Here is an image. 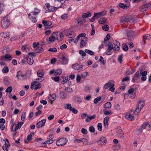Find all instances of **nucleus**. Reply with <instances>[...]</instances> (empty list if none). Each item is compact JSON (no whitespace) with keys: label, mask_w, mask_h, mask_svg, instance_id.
<instances>
[{"label":"nucleus","mask_w":151,"mask_h":151,"mask_svg":"<svg viewBox=\"0 0 151 151\" xmlns=\"http://www.w3.org/2000/svg\"><path fill=\"white\" fill-rule=\"evenodd\" d=\"M106 14V12L105 10H104L101 12L95 13L94 14V17H95V19H98L101 17L104 16Z\"/></svg>","instance_id":"nucleus-7"},{"label":"nucleus","mask_w":151,"mask_h":151,"mask_svg":"<svg viewBox=\"0 0 151 151\" xmlns=\"http://www.w3.org/2000/svg\"><path fill=\"white\" fill-rule=\"evenodd\" d=\"M91 16V14L90 12H88L85 13H83L82 15V17L83 18L89 17Z\"/></svg>","instance_id":"nucleus-32"},{"label":"nucleus","mask_w":151,"mask_h":151,"mask_svg":"<svg viewBox=\"0 0 151 151\" xmlns=\"http://www.w3.org/2000/svg\"><path fill=\"white\" fill-rule=\"evenodd\" d=\"M125 117L127 119L129 120H133L134 119V116L130 113H127L125 115Z\"/></svg>","instance_id":"nucleus-19"},{"label":"nucleus","mask_w":151,"mask_h":151,"mask_svg":"<svg viewBox=\"0 0 151 151\" xmlns=\"http://www.w3.org/2000/svg\"><path fill=\"white\" fill-rule=\"evenodd\" d=\"M141 109H141L140 108L137 106V108H136L135 111L134 113V115H138V114L140 112Z\"/></svg>","instance_id":"nucleus-47"},{"label":"nucleus","mask_w":151,"mask_h":151,"mask_svg":"<svg viewBox=\"0 0 151 151\" xmlns=\"http://www.w3.org/2000/svg\"><path fill=\"white\" fill-rule=\"evenodd\" d=\"M131 20L130 17L129 16H123L120 19V22L122 23L128 22Z\"/></svg>","instance_id":"nucleus-10"},{"label":"nucleus","mask_w":151,"mask_h":151,"mask_svg":"<svg viewBox=\"0 0 151 151\" xmlns=\"http://www.w3.org/2000/svg\"><path fill=\"white\" fill-rule=\"evenodd\" d=\"M31 72V70H27L25 74L26 77L25 78H27L30 77L32 74Z\"/></svg>","instance_id":"nucleus-44"},{"label":"nucleus","mask_w":151,"mask_h":151,"mask_svg":"<svg viewBox=\"0 0 151 151\" xmlns=\"http://www.w3.org/2000/svg\"><path fill=\"white\" fill-rule=\"evenodd\" d=\"M122 49L125 51H127L128 49V46L125 44L122 45Z\"/></svg>","instance_id":"nucleus-63"},{"label":"nucleus","mask_w":151,"mask_h":151,"mask_svg":"<svg viewBox=\"0 0 151 151\" xmlns=\"http://www.w3.org/2000/svg\"><path fill=\"white\" fill-rule=\"evenodd\" d=\"M60 59L62 60V64H66L68 63V58L63 56Z\"/></svg>","instance_id":"nucleus-25"},{"label":"nucleus","mask_w":151,"mask_h":151,"mask_svg":"<svg viewBox=\"0 0 151 151\" xmlns=\"http://www.w3.org/2000/svg\"><path fill=\"white\" fill-rule=\"evenodd\" d=\"M76 25L77 26H79L83 25L85 23L84 20L81 19H79L77 20Z\"/></svg>","instance_id":"nucleus-23"},{"label":"nucleus","mask_w":151,"mask_h":151,"mask_svg":"<svg viewBox=\"0 0 151 151\" xmlns=\"http://www.w3.org/2000/svg\"><path fill=\"white\" fill-rule=\"evenodd\" d=\"M91 89V87L88 86L87 85L84 88V91L87 93H89Z\"/></svg>","instance_id":"nucleus-38"},{"label":"nucleus","mask_w":151,"mask_h":151,"mask_svg":"<svg viewBox=\"0 0 151 151\" xmlns=\"http://www.w3.org/2000/svg\"><path fill=\"white\" fill-rule=\"evenodd\" d=\"M149 122H146L144 123L140 128L138 129V131L140 132H142V130L145 129L146 127L149 125Z\"/></svg>","instance_id":"nucleus-16"},{"label":"nucleus","mask_w":151,"mask_h":151,"mask_svg":"<svg viewBox=\"0 0 151 151\" xmlns=\"http://www.w3.org/2000/svg\"><path fill=\"white\" fill-rule=\"evenodd\" d=\"M1 35L4 38H6L9 37V33L8 32H5L1 33Z\"/></svg>","instance_id":"nucleus-31"},{"label":"nucleus","mask_w":151,"mask_h":151,"mask_svg":"<svg viewBox=\"0 0 151 151\" xmlns=\"http://www.w3.org/2000/svg\"><path fill=\"white\" fill-rule=\"evenodd\" d=\"M68 142V139L65 138L63 137L58 140L56 142L57 145L62 146L65 145Z\"/></svg>","instance_id":"nucleus-2"},{"label":"nucleus","mask_w":151,"mask_h":151,"mask_svg":"<svg viewBox=\"0 0 151 151\" xmlns=\"http://www.w3.org/2000/svg\"><path fill=\"white\" fill-rule=\"evenodd\" d=\"M4 8V1H1L0 2V14L2 12Z\"/></svg>","instance_id":"nucleus-28"},{"label":"nucleus","mask_w":151,"mask_h":151,"mask_svg":"<svg viewBox=\"0 0 151 151\" xmlns=\"http://www.w3.org/2000/svg\"><path fill=\"white\" fill-rule=\"evenodd\" d=\"M88 39L87 37H83L81 39V43L80 44V47L81 48H83L86 45Z\"/></svg>","instance_id":"nucleus-6"},{"label":"nucleus","mask_w":151,"mask_h":151,"mask_svg":"<svg viewBox=\"0 0 151 151\" xmlns=\"http://www.w3.org/2000/svg\"><path fill=\"white\" fill-rule=\"evenodd\" d=\"M37 75L38 76L40 77H42L44 75V73L43 72L38 71L37 72Z\"/></svg>","instance_id":"nucleus-57"},{"label":"nucleus","mask_w":151,"mask_h":151,"mask_svg":"<svg viewBox=\"0 0 151 151\" xmlns=\"http://www.w3.org/2000/svg\"><path fill=\"white\" fill-rule=\"evenodd\" d=\"M3 82L5 85H8L9 84V82L8 80V78L7 77L4 78Z\"/></svg>","instance_id":"nucleus-58"},{"label":"nucleus","mask_w":151,"mask_h":151,"mask_svg":"<svg viewBox=\"0 0 151 151\" xmlns=\"http://www.w3.org/2000/svg\"><path fill=\"white\" fill-rule=\"evenodd\" d=\"M120 44L119 42L115 40L114 43L113 50L115 51H118L120 49Z\"/></svg>","instance_id":"nucleus-11"},{"label":"nucleus","mask_w":151,"mask_h":151,"mask_svg":"<svg viewBox=\"0 0 151 151\" xmlns=\"http://www.w3.org/2000/svg\"><path fill=\"white\" fill-rule=\"evenodd\" d=\"M88 73L87 72H84L81 74V78L84 79L87 76Z\"/></svg>","instance_id":"nucleus-61"},{"label":"nucleus","mask_w":151,"mask_h":151,"mask_svg":"<svg viewBox=\"0 0 151 151\" xmlns=\"http://www.w3.org/2000/svg\"><path fill=\"white\" fill-rule=\"evenodd\" d=\"M145 104V101L143 100H141L139 101L138 102V105L137 106L142 109L144 106Z\"/></svg>","instance_id":"nucleus-22"},{"label":"nucleus","mask_w":151,"mask_h":151,"mask_svg":"<svg viewBox=\"0 0 151 151\" xmlns=\"http://www.w3.org/2000/svg\"><path fill=\"white\" fill-rule=\"evenodd\" d=\"M28 63L29 65H32L33 63V59L32 57L29 58L28 57L27 59Z\"/></svg>","instance_id":"nucleus-40"},{"label":"nucleus","mask_w":151,"mask_h":151,"mask_svg":"<svg viewBox=\"0 0 151 151\" xmlns=\"http://www.w3.org/2000/svg\"><path fill=\"white\" fill-rule=\"evenodd\" d=\"M4 58L7 60H12V56L9 54H6L4 56Z\"/></svg>","instance_id":"nucleus-48"},{"label":"nucleus","mask_w":151,"mask_h":151,"mask_svg":"<svg viewBox=\"0 0 151 151\" xmlns=\"http://www.w3.org/2000/svg\"><path fill=\"white\" fill-rule=\"evenodd\" d=\"M1 26L3 28H6L10 25L9 20L6 18L3 19L1 22Z\"/></svg>","instance_id":"nucleus-4"},{"label":"nucleus","mask_w":151,"mask_h":151,"mask_svg":"<svg viewBox=\"0 0 151 151\" xmlns=\"http://www.w3.org/2000/svg\"><path fill=\"white\" fill-rule=\"evenodd\" d=\"M72 68L74 70H79L82 69L83 68V66L81 65H79L77 63H76L74 65H72Z\"/></svg>","instance_id":"nucleus-12"},{"label":"nucleus","mask_w":151,"mask_h":151,"mask_svg":"<svg viewBox=\"0 0 151 151\" xmlns=\"http://www.w3.org/2000/svg\"><path fill=\"white\" fill-rule=\"evenodd\" d=\"M74 102L76 104H79L82 102V99L80 96H76Z\"/></svg>","instance_id":"nucleus-18"},{"label":"nucleus","mask_w":151,"mask_h":151,"mask_svg":"<svg viewBox=\"0 0 151 151\" xmlns=\"http://www.w3.org/2000/svg\"><path fill=\"white\" fill-rule=\"evenodd\" d=\"M106 20V18L102 17L100 18L98 22L101 24H103L104 23H105Z\"/></svg>","instance_id":"nucleus-36"},{"label":"nucleus","mask_w":151,"mask_h":151,"mask_svg":"<svg viewBox=\"0 0 151 151\" xmlns=\"http://www.w3.org/2000/svg\"><path fill=\"white\" fill-rule=\"evenodd\" d=\"M134 34V31L132 30H129L127 32V35L128 37H132Z\"/></svg>","instance_id":"nucleus-43"},{"label":"nucleus","mask_w":151,"mask_h":151,"mask_svg":"<svg viewBox=\"0 0 151 151\" xmlns=\"http://www.w3.org/2000/svg\"><path fill=\"white\" fill-rule=\"evenodd\" d=\"M46 121V119H43L39 122L36 125V127L37 128H39L40 127H42L45 124Z\"/></svg>","instance_id":"nucleus-13"},{"label":"nucleus","mask_w":151,"mask_h":151,"mask_svg":"<svg viewBox=\"0 0 151 151\" xmlns=\"http://www.w3.org/2000/svg\"><path fill=\"white\" fill-rule=\"evenodd\" d=\"M56 95L55 94L53 93L50 95L49 97V99L50 101H54L56 99Z\"/></svg>","instance_id":"nucleus-30"},{"label":"nucleus","mask_w":151,"mask_h":151,"mask_svg":"<svg viewBox=\"0 0 151 151\" xmlns=\"http://www.w3.org/2000/svg\"><path fill=\"white\" fill-rule=\"evenodd\" d=\"M58 8L56 7L51 6L49 7L47 10L45 11V13L50 12H53L56 10Z\"/></svg>","instance_id":"nucleus-20"},{"label":"nucleus","mask_w":151,"mask_h":151,"mask_svg":"<svg viewBox=\"0 0 151 151\" xmlns=\"http://www.w3.org/2000/svg\"><path fill=\"white\" fill-rule=\"evenodd\" d=\"M34 134L33 132H31L30 134L27 135V139L24 140V142L25 143H28L29 141L31 140L32 139V137L33 136Z\"/></svg>","instance_id":"nucleus-14"},{"label":"nucleus","mask_w":151,"mask_h":151,"mask_svg":"<svg viewBox=\"0 0 151 151\" xmlns=\"http://www.w3.org/2000/svg\"><path fill=\"white\" fill-rule=\"evenodd\" d=\"M42 23L44 24L45 27L46 29L47 28L49 27L52 24L51 22L46 20H42Z\"/></svg>","instance_id":"nucleus-15"},{"label":"nucleus","mask_w":151,"mask_h":151,"mask_svg":"<svg viewBox=\"0 0 151 151\" xmlns=\"http://www.w3.org/2000/svg\"><path fill=\"white\" fill-rule=\"evenodd\" d=\"M84 51L87 53L91 55H94V52L91 50L88 49H85Z\"/></svg>","instance_id":"nucleus-50"},{"label":"nucleus","mask_w":151,"mask_h":151,"mask_svg":"<svg viewBox=\"0 0 151 151\" xmlns=\"http://www.w3.org/2000/svg\"><path fill=\"white\" fill-rule=\"evenodd\" d=\"M69 80V78L68 77V76H66L63 78V81L61 82V83L63 84H64Z\"/></svg>","instance_id":"nucleus-46"},{"label":"nucleus","mask_w":151,"mask_h":151,"mask_svg":"<svg viewBox=\"0 0 151 151\" xmlns=\"http://www.w3.org/2000/svg\"><path fill=\"white\" fill-rule=\"evenodd\" d=\"M116 135L120 138H122L124 137L123 132L122 130L120 127H118L117 129Z\"/></svg>","instance_id":"nucleus-5"},{"label":"nucleus","mask_w":151,"mask_h":151,"mask_svg":"<svg viewBox=\"0 0 151 151\" xmlns=\"http://www.w3.org/2000/svg\"><path fill=\"white\" fill-rule=\"evenodd\" d=\"M33 13L30 12L28 15L29 19L33 23H35L37 20L36 18V15L34 14Z\"/></svg>","instance_id":"nucleus-8"},{"label":"nucleus","mask_w":151,"mask_h":151,"mask_svg":"<svg viewBox=\"0 0 151 151\" xmlns=\"http://www.w3.org/2000/svg\"><path fill=\"white\" fill-rule=\"evenodd\" d=\"M13 88L11 86H9L6 89L5 91L6 92H8L9 93H10L12 91Z\"/></svg>","instance_id":"nucleus-62"},{"label":"nucleus","mask_w":151,"mask_h":151,"mask_svg":"<svg viewBox=\"0 0 151 151\" xmlns=\"http://www.w3.org/2000/svg\"><path fill=\"white\" fill-rule=\"evenodd\" d=\"M70 111L75 114H77L78 112L77 109H75V108L73 107H72Z\"/></svg>","instance_id":"nucleus-64"},{"label":"nucleus","mask_w":151,"mask_h":151,"mask_svg":"<svg viewBox=\"0 0 151 151\" xmlns=\"http://www.w3.org/2000/svg\"><path fill=\"white\" fill-rule=\"evenodd\" d=\"M55 37L53 35L51 36L48 39H46V40L47 42H55Z\"/></svg>","instance_id":"nucleus-26"},{"label":"nucleus","mask_w":151,"mask_h":151,"mask_svg":"<svg viewBox=\"0 0 151 151\" xmlns=\"http://www.w3.org/2000/svg\"><path fill=\"white\" fill-rule=\"evenodd\" d=\"M86 36V34L83 33H82L79 34L77 37L76 38V39L78 40L81 37H85Z\"/></svg>","instance_id":"nucleus-56"},{"label":"nucleus","mask_w":151,"mask_h":151,"mask_svg":"<svg viewBox=\"0 0 151 151\" xmlns=\"http://www.w3.org/2000/svg\"><path fill=\"white\" fill-rule=\"evenodd\" d=\"M21 49L23 52H27L29 50V48L27 46L24 45L22 47Z\"/></svg>","instance_id":"nucleus-37"},{"label":"nucleus","mask_w":151,"mask_h":151,"mask_svg":"<svg viewBox=\"0 0 151 151\" xmlns=\"http://www.w3.org/2000/svg\"><path fill=\"white\" fill-rule=\"evenodd\" d=\"M111 106V103L110 102H107L104 105V107L106 108L110 109Z\"/></svg>","instance_id":"nucleus-39"},{"label":"nucleus","mask_w":151,"mask_h":151,"mask_svg":"<svg viewBox=\"0 0 151 151\" xmlns=\"http://www.w3.org/2000/svg\"><path fill=\"white\" fill-rule=\"evenodd\" d=\"M106 138L102 137L100 138V140L98 141L97 143L99 145L103 146L106 144Z\"/></svg>","instance_id":"nucleus-9"},{"label":"nucleus","mask_w":151,"mask_h":151,"mask_svg":"<svg viewBox=\"0 0 151 151\" xmlns=\"http://www.w3.org/2000/svg\"><path fill=\"white\" fill-rule=\"evenodd\" d=\"M60 95L61 98L62 99H65L67 96V95L63 91H61L60 93Z\"/></svg>","instance_id":"nucleus-49"},{"label":"nucleus","mask_w":151,"mask_h":151,"mask_svg":"<svg viewBox=\"0 0 151 151\" xmlns=\"http://www.w3.org/2000/svg\"><path fill=\"white\" fill-rule=\"evenodd\" d=\"M26 112H24L22 113V115L21 117V119L22 121L24 120L26 118Z\"/></svg>","instance_id":"nucleus-54"},{"label":"nucleus","mask_w":151,"mask_h":151,"mask_svg":"<svg viewBox=\"0 0 151 151\" xmlns=\"http://www.w3.org/2000/svg\"><path fill=\"white\" fill-rule=\"evenodd\" d=\"M106 45L108 46V51H111L113 49V45L110 42H109L108 44H106Z\"/></svg>","instance_id":"nucleus-33"},{"label":"nucleus","mask_w":151,"mask_h":151,"mask_svg":"<svg viewBox=\"0 0 151 151\" xmlns=\"http://www.w3.org/2000/svg\"><path fill=\"white\" fill-rule=\"evenodd\" d=\"M66 36L69 38L74 37H75L76 35L73 31H69L66 34Z\"/></svg>","instance_id":"nucleus-21"},{"label":"nucleus","mask_w":151,"mask_h":151,"mask_svg":"<svg viewBox=\"0 0 151 151\" xmlns=\"http://www.w3.org/2000/svg\"><path fill=\"white\" fill-rule=\"evenodd\" d=\"M40 9H38L37 8L35 7V8L33 12H32L34 14L36 15H37L40 12Z\"/></svg>","instance_id":"nucleus-45"},{"label":"nucleus","mask_w":151,"mask_h":151,"mask_svg":"<svg viewBox=\"0 0 151 151\" xmlns=\"http://www.w3.org/2000/svg\"><path fill=\"white\" fill-rule=\"evenodd\" d=\"M109 120V118L108 116H106L104 118L103 120V122L105 128L107 129L108 128V122Z\"/></svg>","instance_id":"nucleus-17"},{"label":"nucleus","mask_w":151,"mask_h":151,"mask_svg":"<svg viewBox=\"0 0 151 151\" xmlns=\"http://www.w3.org/2000/svg\"><path fill=\"white\" fill-rule=\"evenodd\" d=\"M143 38L145 40H149L151 38L150 36L148 34L146 35L143 36Z\"/></svg>","instance_id":"nucleus-52"},{"label":"nucleus","mask_w":151,"mask_h":151,"mask_svg":"<svg viewBox=\"0 0 151 151\" xmlns=\"http://www.w3.org/2000/svg\"><path fill=\"white\" fill-rule=\"evenodd\" d=\"M141 72V71L140 72L137 71L136 73L132 79V82L133 83L135 82L139 78L141 75L142 76H146L147 74V71H145L142 72Z\"/></svg>","instance_id":"nucleus-1"},{"label":"nucleus","mask_w":151,"mask_h":151,"mask_svg":"<svg viewBox=\"0 0 151 151\" xmlns=\"http://www.w3.org/2000/svg\"><path fill=\"white\" fill-rule=\"evenodd\" d=\"M64 106L65 109H69L70 111L72 107L71 104L69 103L67 104L64 105Z\"/></svg>","instance_id":"nucleus-41"},{"label":"nucleus","mask_w":151,"mask_h":151,"mask_svg":"<svg viewBox=\"0 0 151 151\" xmlns=\"http://www.w3.org/2000/svg\"><path fill=\"white\" fill-rule=\"evenodd\" d=\"M65 91L68 93H71L73 91L72 88L70 87H66Z\"/></svg>","instance_id":"nucleus-53"},{"label":"nucleus","mask_w":151,"mask_h":151,"mask_svg":"<svg viewBox=\"0 0 151 151\" xmlns=\"http://www.w3.org/2000/svg\"><path fill=\"white\" fill-rule=\"evenodd\" d=\"M95 114H93L92 116H87V117L85 121L87 122H89L91 120L95 119Z\"/></svg>","instance_id":"nucleus-24"},{"label":"nucleus","mask_w":151,"mask_h":151,"mask_svg":"<svg viewBox=\"0 0 151 151\" xmlns=\"http://www.w3.org/2000/svg\"><path fill=\"white\" fill-rule=\"evenodd\" d=\"M99 61L102 63L103 65H104L105 64L106 61L104 60L103 58L101 56H100Z\"/></svg>","instance_id":"nucleus-51"},{"label":"nucleus","mask_w":151,"mask_h":151,"mask_svg":"<svg viewBox=\"0 0 151 151\" xmlns=\"http://www.w3.org/2000/svg\"><path fill=\"white\" fill-rule=\"evenodd\" d=\"M62 72V70L61 69H58L57 70L55 71V75H60Z\"/></svg>","instance_id":"nucleus-55"},{"label":"nucleus","mask_w":151,"mask_h":151,"mask_svg":"<svg viewBox=\"0 0 151 151\" xmlns=\"http://www.w3.org/2000/svg\"><path fill=\"white\" fill-rule=\"evenodd\" d=\"M101 97L100 96H99L97 98H96L93 100L94 103L95 104H97L98 101L101 100Z\"/></svg>","instance_id":"nucleus-59"},{"label":"nucleus","mask_w":151,"mask_h":151,"mask_svg":"<svg viewBox=\"0 0 151 151\" xmlns=\"http://www.w3.org/2000/svg\"><path fill=\"white\" fill-rule=\"evenodd\" d=\"M103 111L104 112V114L105 115H111L113 113L112 111L106 110L105 109H103Z\"/></svg>","instance_id":"nucleus-35"},{"label":"nucleus","mask_w":151,"mask_h":151,"mask_svg":"<svg viewBox=\"0 0 151 151\" xmlns=\"http://www.w3.org/2000/svg\"><path fill=\"white\" fill-rule=\"evenodd\" d=\"M9 146V144L5 143L3 146V149L4 151H8V148Z\"/></svg>","instance_id":"nucleus-34"},{"label":"nucleus","mask_w":151,"mask_h":151,"mask_svg":"<svg viewBox=\"0 0 151 151\" xmlns=\"http://www.w3.org/2000/svg\"><path fill=\"white\" fill-rule=\"evenodd\" d=\"M150 8H151V3L142 5L140 7L139 10L141 12H146Z\"/></svg>","instance_id":"nucleus-3"},{"label":"nucleus","mask_w":151,"mask_h":151,"mask_svg":"<svg viewBox=\"0 0 151 151\" xmlns=\"http://www.w3.org/2000/svg\"><path fill=\"white\" fill-rule=\"evenodd\" d=\"M111 81H109L107 83H106L104 85V89H106L108 88L109 87H110L112 85L113 83H111Z\"/></svg>","instance_id":"nucleus-27"},{"label":"nucleus","mask_w":151,"mask_h":151,"mask_svg":"<svg viewBox=\"0 0 151 151\" xmlns=\"http://www.w3.org/2000/svg\"><path fill=\"white\" fill-rule=\"evenodd\" d=\"M9 70L7 66L4 67L2 70V71L3 73H6L9 72Z\"/></svg>","instance_id":"nucleus-60"},{"label":"nucleus","mask_w":151,"mask_h":151,"mask_svg":"<svg viewBox=\"0 0 151 151\" xmlns=\"http://www.w3.org/2000/svg\"><path fill=\"white\" fill-rule=\"evenodd\" d=\"M35 50L36 53H40L43 51V49L41 47H39L35 48Z\"/></svg>","instance_id":"nucleus-29"},{"label":"nucleus","mask_w":151,"mask_h":151,"mask_svg":"<svg viewBox=\"0 0 151 151\" xmlns=\"http://www.w3.org/2000/svg\"><path fill=\"white\" fill-rule=\"evenodd\" d=\"M53 142V140L52 139H48V140L46 141L43 144L44 145V146H45L47 144H50L52 143Z\"/></svg>","instance_id":"nucleus-42"}]
</instances>
